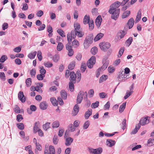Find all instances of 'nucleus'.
<instances>
[{"instance_id": "393cba45", "label": "nucleus", "mask_w": 154, "mask_h": 154, "mask_svg": "<svg viewBox=\"0 0 154 154\" xmlns=\"http://www.w3.org/2000/svg\"><path fill=\"white\" fill-rule=\"evenodd\" d=\"M60 95L62 98L64 100H65L67 97V93L64 90H62L61 91Z\"/></svg>"}, {"instance_id": "4be33fe9", "label": "nucleus", "mask_w": 154, "mask_h": 154, "mask_svg": "<svg viewBox=\"0 0 154 154\" xmlns=\"http://www.w3.org/2000/svg\"><path fill=\"white\" fill-rule=\"evenodd\" d=\"M134 20L133 18H131L128 21V25L129 26V29H131L133 26L134 24Z\"/></svg>"}, {"instance_id": "0eeeda50", "label": "nucleus", "mask_w": 154, "mask_h": 154, "mask_svg": "<svg viewBox=\"0 0 154 154\" xmlns=\"http://www.w3.org/2000/svg\"><path fill=\"white\" fill-rule=\"evenodd\" d=\"M84 33L82 32L71 31V36L73 39L75 38L76 36L79 37H82L84 35Z\"/></svg>"}, {"instance_id": "1a4fd4ad", "label": "nucleus", "mask_w": 154, "mask_h": 154, "mask_svg": "<svg viewBox=\"0 0 154 154\" xmlns=\"http://www.w3.org/2000/svg\"><path fill=\"white\" fill-rule=\"evenodd\" d=\"M89 152L93 154H100L102 152V149L101 148H99L96 149H94L91 148H89Z\"/></svg>"}, {"instance_id": "a18cd8bd", "label": "nucleus", "mask_w": 154, "mask_h": 154, "mask_svg": "<svg viewBox=\"0 0 154 154\" xmlns=\"http://www.w3.org/2000/svg\"><path fill=\"white\" fill-rule=\"evenodd\" d=\"M68 130L69 131L73 132L75 130V128L73 125L72 124H70L68 126Z\"/></svg>"}, {"instance_id": "7ed1b4c3", "label": "nucleus", "mask_w": 154, "mask_h": 154, "mask_svg": "<svg viewBox=\"0 0 154 154\" xmlns=\"http://www.w3.org/2000/svg\"><path fill=\"white\" fill-rule=\"evenodd\" d=\"M120 12V9L115 10L108 11L109 13L111 14V18L116 20L119 17Z\"/></svg>"}, {"instance_id": "c9c22d12", "label": "nucleus", "mask_w": 154, "mask_h": 154, "mask_svg": "<svg viewBox=\"0 0 154 154\" xmlns=\"http://www.w3.org/2000/svg\"><path fill=\"white\" fill-rule=\"evenodd\" d=\"M75 66V62L72 61L71 63L69 65L68 68L69 69L72 70L74 68Z\"/></svg>"}, {"instance_id": "cd10ccee", "label": "nucleus", "mask_w": 154, "mask_h": 154, "mask_svg": "<svg viewBox=\"0 0 154 154\" xmlns=\"http://www.w3.org/2000/svg\"><path fill=\"white\" fill-rule=\"evenodd\" d=\"M108 79V76L106 75H103L100 78L99 82L102 83L106 81Z\"/></svg>"}, {"instance_id": "9d476101", "label": "nucleus", "mask_w": 154, "mask_h": 154, "mask_svg": "<svg viewBox=\"0 0 154 154\" xmlns=\"http://www.w3.org/2000/svg\"><path fill=\"white\" fill-rule=\"evenodd\" d=\"M123 70L121 71L119 73L118 77V80L120 82L124 81L125 80L128 79L129 78L128 75L123 74Z\"/></svg>"}, {"instance_id": "338daca9", "label": "nucleus", "mask_w": 154, "mask_h": 154, "mask_svg": "<svg viewBox=\"0 0 154 154\" xmlns=\"http://www.w3.org/2000/svg\"><path fill=\"white\" fill-rule=\"evenodd\" d=\"M40 68V69L39 71L40 72L41 74H42L45 75L46 72V70L43 68V66H42Z\"/></svg>"}, {"instance_id": "6e6552de", "label": "nucleus", "mask_w": 154, "mask_h": 154, "mask_svg": "<svg viewBox=\"0 0 154 154\" xmlns=\"http://www.w3.org/2000/svg\"><path fill=\"white\" fill-rule=\"evenodd\" d=\"M121 3L119 1H116L113 3L111 4L110 6V8L109 10H115L118 9V8L120 5Z\"/></svg>"}, {"instance_id": "052dcab7", "label": "nucleus", "mask_w": 154, "mask_h": 154, "mask_svg": "<svg viewBox=\"0 0 154 154\" xmlns=\"http://www.w3.org/2000/svg\"><path fill=\"white\" fill-rule=\"evenodd\" d=\"M76 76L77 77H78L77 79H79V81L81 80V74L80 71L79 70L77 71L76 73Z\"/></svg>"}, {"instance_id": "c756f323", "label": "nucleus", "mask_w": 154, "mask_h": 154, "mask_svg": "<svg viewBox=\"0 0 154 154\" xmlns=\"http://www.w3.org/2000/svg\"><path fill=\"white\" fill-rule=\"evenodd\" d=\"M90 17L85 15L83 19V23L85 24L88 23L90 22Z\"/></svg>"}, {"instance_id": "09e8293b", "label": "nucleus", "mask_w": 154, "mask_h": 154, "mask_svg": "<svg viewBox=\"0 0 154 154\" xmlns=\"http://www.w3.org/2000/svg\"><path fill=\"white\" fill-rule=\"evenodd\" d=\"M0 78L1 79L2 81H5L6 80L5 76V74L3 72H0Z\"/></svg>"}, {"instance_id": "423d86ee", "label": "nucleus", "mask_w": 154, "mask_h": 154, "mask_svg": "<svg viewBox=\"0 0 154 154\" xmlns=\"http://www.w3.org/2000/svg\"><path fill=\"white\" fill-rule=\"evenodd\" d=\"M95 57L92 56L91 57L87 63V66L88 68L91 69L93 67L95 63Z\"/></svg>"}, {"instance_id": "f3484780", "label": "nucleus", "mask_w": 154, "mask_h": 154, "mask_svg": "<svg viewBox=\"0 0 154 154\" xmlns=\"http://www.w3.org/2000/svg\"><path fill=\"white\" fill-rule=\"evenodd\" d=\"M39 124L40 123L38 121L35 123L33 127V131L34 133H36L40 129L39 128Z\"/></svg>"}, {"instance_id": "680f3d73", "label": "nucleus", "mask_w": 154, "mask_h": 154, "mask_svg": "<svg viewBox=\"0 0 154 154\" xmlns=\"http://www.w3.org/2000/svg\"><path fill=\"white\" fill-rule=\"evenodd\" d=\"M133 39L131 37H129L128 39L126 40V42L127 44H128V46H129L130 45Z\"/></svg>"}, {"instance_id": "e433bc0d", "label": "nucleus", "mask_w": 154, "mask_h": 154, "mask_svg": "<svg viewBox=\"0 0 154 154\" xmlns=\"http://www.w3.org/2000/svg\"><path fill=\"white\" fill-rule=\"evenodd\" d=\"M133 91H129V90L127 91L126 95L124 96L125 99H126L128 98L133 93Z\"/></svg>"}, {"instance_id": "c85d7f7f", "label": "nucleus", "mask_w": 154, "mask_h": 154, "mask_svg": "<svg viewBox=\"0 0 154 154\" xmlns=\"http://www.w3.org/2000/svg\"><path fill=\"white\" fill-rule=\"evenodd\" d=\"M103 34L102 33H100L98 34L94 38L95 41H97L100 39L103 36Z\"/></svg>"}, {"instance_id": "473e14b6", "label": "nucleus", "mask_w": 154, "mask_h": 154, "mask_svg": "<svg viewBox=\"0 0 154 154\" xmlns=\"http://www.w3.org/2000/svg\"><path fill=\"white\" fill-rule=\"evenodd\" d=\"M126 105V102L123 103L119 107V112L121 113L125 109Z\"/></svg>"}, {"instance_id": "aec40b11", "label": "nucleus", "mask_w": 154, "mask_h": 154, "mask_svg": "<svg viewBox=\"0 0 154 154\" xmlns=\"http://www.w3.org/2000/svg\"><path fill=\"white\" fill-rule=\"evenodd\" d=\"M48 105L45 101H43L40 103L39 107L42 110H45L47 109Z\"/></svg>"}, {"instance_id": "37998d69", "label": "nucleus", "mask_w": 154, "mask_h": 154, "mask_svg": "<svg viewBox=\"0 0 154 154\" xmlns=\"http://www.w3.org/2000/svg\"><path fill=\"white\" fill-rule=\"evenodd\" d=\"M8 59V57L6 55H2L0 59V62L3 63Z\"/></svg>"}, {"instance_id": "f03ea898", "label": "nucleus", "mask_w": 154, "mask_h": 154, "mask_svg": "<svg viewBox=\"0 0 154 154\" xmlns=\"http://www.w3.org/2000/svg\"><path fill=\"white\" fill-rule=\"evenodd\" d=\"M93 38V35L92 34H90L86 37L83 43L85 48L87 49L92 44Z\"/></svg>"}, {"instance_id": "e2e57ef3", "label": "nucleus", "mask_w": 154, "mask_h": 154, "mask_svg": "<svg viewBox=\"0 0 154 154\" xmlns=\"http://www.w3.org/2000/svg\"><path fill=\"white\" fill-rule=\"evenodd\" d=\"M44 65L48 67H51L53 66L52 64L49 62H46L44 63Z\"/></svg>"}, {"instance_id": "69168bd1", "label": "nucleus", "mask_w": 154, "mask_h": 154, "mask_svg": "<svg viewBox=\"0 0 154 154\" xmlns=\"http://www.w3.org/2000/svg\"><path fill=\"white\" fill-rule=\"evenodd\" d=\"M115 69V67L112 66H109L108 69V72L109 73H112L114 71Z\"/></svg>"}, {"instance_id": "c03bdc74", "label": "nucleus", "mask_w": 154, "mask_h": 154, "mask_svg": "<svg viewBox=\"0 0 154 154\" xmlns=\"http://www.w3.org/2000/svg\"><path fill=\"white\" fill-rule=\"evenodd\" d=\"M17 126L18 129L23 130L24 128V126L23 123H21L17 124Z\"/></svg>"}, {"instance_id": "39448f33", "label": "nucleus", "mask_w": 154, "mask_h": 154, "mask_svg": "<svg viewBox=\"0 0 154 154\" xmlns=\"http://www.w3.org/2000/svg\"><path fill=\"white\" fill-rule=\"evenodd\" d=\"M100 49L103 51H106L110 47V45L108 42H102L99 44Z\"/></svg>"}, {"instance_id": "603ef678", "label": "nucleus", "mask_w": 154, "mask_h": 154, "mask_svg": "<svg viewBox=\"0 0 154 154\" xmlns=\"http://www.w3.org/2000/svg\"><path fill=\"white\" fill-rule=\"evenodd\" d=\"M45 75L42 74H38L37 75V79L39 80H42L43 79Z\"/></svg>"}, {"instance_id": "4468645a", "label": "nucleus", "mask_w": 154, "mask_h": 154, "mask_svg": "<svg viewBox=\"0 0 154 154\" xmlns=\"http://www.w3.org/2000/svg\"><path fill=\"white\" fill-rule=\"evenodd\" d=\"M79 110V107L77 104H76L74 106L73 110L72 112V115L73 116H76L78 113Z\"/></svg>"}, {"instance_id": "f8f14e48", "label": "nucleus", "mask_w": 154, "mask_h": 154, "mask_svg": "<svg viewBox=\"0 0 154 154\" xmlns=\"http://www.w3.org/2000/svg\"><path fill=\"white\" fill-rule=\"evenodd\" d=\"M148 117H147L146 118H142L140 121L139 124L140 125H144L146 124H148L149 122V121L148 120Z\"/></svg>"}, {"instance_id": "13d9d810", "label": "nucleus", "mask_w": 154, "mask_h": 154, "mask_svg": "<svg viewBox=\"0 0 154 154\" xmlns=\"http://www.w3.org/2000/svg\"><path fill=\"white\" fill-rule=\"evenodd\" d=\"M37 56L39 61H41L42 58V52L40 51H38Z\"/></svg>"}, {"instance_id": "7c9ffc66", "label": "nucleus", "mask_w": 154, "mask_h": 154, "mask_svg": "<svg viewBox=\"0 0 154 154\" xmlns=\"http://www.w3.org/2000/svg\"><path fill=\"white\" fill-rule=\"evenodd\" d=\"M74 28L75 30H72V31H78L80 28V25L78 23H75L74 24Z\"/></svg>"}, {"instance_id": "dca6fc26", "label": "nucleus", "mask_w": 154, "mask_h": 154, "mask_svg": "<svg viewBox=\"0 0 154 154\" xmlns=\"http://www.w3.org/2000/svg\"><path fill=\"white\" fill-rule=\"evenodd\" d=\"M73 139L71 137H68L65 139V144L66 146H70L73 141Z\"/></svg>"}, {"instance_id": "ea45409f", "label": "nucleus", "mask_w": 154, "mask_h": 154, "mask_svg": "<svg viewBox=\"0 0 154 154\" xmlns=\"http://www.w3.org/2000/svg\"><path fill=\"white\" fill-rule=\"evenodd\" d=\"M98 49L96 47H94L91 49V53L93 55H95L97 52Z\"/></svg>"}, {"instance_id": "a19ab883", "label": "nucleus", "mask_w": 154, "mask_h": 154, "mask_svg": "<svg viewBox=\"0 0 154 154\" xmlns=\"http://www.w3.org/2000/svg\"><path fill=\"white\" fill-rule=\"evenodd\" d=\"M50 123L47 122L45 124L43 125V127L45 131H47L48 129L50 128Z\"/></svg>"}, {"instance_id": "3c124183", "label": "nucleus", "mask_w": 154, "mask_h": 154, "mask_svg": "<svg viewBox=\"0 0 154 154\" xmlns=\"http://www.w3.org/2000/svg\"><path fill=\"white\" fill-rule=\"evenodd\" d=\"M99 104V102L96 101L95 103H93L91 104V107L92 108H95L98 107Z\"/></svg>"}, {"instance_id": "5701e85b", "label": "nucleus", "mask_w": 154, "mask_h": 154, "mask_svg": "<svg viewBox=\"0 0 154 154\" xmlns=\"http://www.w3.org/2000/svg\"><path fill=\"white\" fill-rule=\"evenodd\" d=\"M141 10L140 9L137 12V15L136 17V18L135 20V22L136 23H137L139 22L141 18Z\"/></svg>"}, {"instance_id": "58836bf2", "label": "nucleus", "mask_w": 154, "mask_h": 154, "mask_svg": "<svg viewBox=\"0 0 154 154\" xmlns=\"http://www.w3.org/2000/svg\"><path fill=\"white\" fill-rule=\"evenodd\" d=\"M36 53L37 52L36 51L32 52L29 54L28 57L30 59H33L34 58Z\"/></svg>"}, {"instance_id": "b1692460", "label": "nucleus", "mask_w": 154, "mask_h": 154, "mask_svg": "<svg viewBox=\"0 0 154 154\" xmlns=\"http://www.w3.org/2000/svg\"><path fill=\"white\" fill-rule=\"evenodd\" d=\"M140 127V125L138 124L136 125L135 128L131 132V134H135L138 131V130Z\"/></svg>"}, {"instance_id": "2eb2a0df", "label": "nucleus", "mask_w": 154, "mask_h": 154, "mask_svg": "<svg viewBox=\"0 0 154 154\" xmlns=\"http://www.w3.org/2000/svg\"><path fill=\"white\" fill-rule=\"evenodd\" d=\"M126 34V32L121 30H119L117 33L118 37L119 38L122 39L124 37Z\"/></svg>"}, {"instance_id": "a878e982", "label": "nucleus", "mask_w": 154, "mask_h": 154, "mask_svg": "<svg viewBox=\"0 0 154 154\" xmlns=\"http://www.w3.org/2000/svg\"><path fill=\"white\" fill-rule=\"evenodd\" d=\"M92 110L91 109H88L85 114V118L86 119H88L89 117L92 115Z\"/></svg>"}, {"instance_id": "0e129e2a", "label": "nucleus", "mask_w": 154, "mask_h": 154, "mask_svg": "<svg viewBox=\"0 0 154 154\" xmlns=\"http://www.w3.org/2000/svg\"><path fill=\"white\" fill-rule=\"evenodd\" d=\"M23 119V118L22 115L18 114L17 116V120L18 122H20Z\"/></svg>"}, {"instance_id": "412c9836", "label": "nucleus", "mask_w": 154, "mask_h": 154, "mask_svg": "<svg viewBox=\"0 0 154 154\" xmlns=\"http://www.w3.org/2000/svg\"><path fill=\"white\" fill-rule=\"evenodd\" d=\"M70 77L69 79L70 81L73 82L75 81V78L76 77V75L75 74L74 72H70Z\"/></svg>"}, {"instance_id": "ddd939ff", "label": "nucleus", "mask_w": 154, "mask_h": 154, "mask_svg": "<svg viewBox=\"0 0 154 154\" xmlns=\"http://www.w3.org/2000/svg\"><path fill=\"white\" fill-rule=\"evenodd\" d=\"M18 98L22 103L25 102L26 101V98L25 97L23 92L20 91L18 94Z\"/></svg>"}, {"instance_id": "774afa93", "label": "nucleus", "mask_w": 154, "mask_h": 154, "mask_svg": "<svg viewBox=\"0 0 154 154\" xmlns=\"http://www.w3.org/2000/svg\"><path fill=\"white\" fill-rule=\"evenodd\" d=\"M30 73L32 77H34L36 73V70L35 69H32L31 70Z\"/></svg>"}, {"instance_id": "f257e3e1", "label": "nucleus", "mask_w": 154, "mask_h": 154, "mask_svg": "<svg viewBox=\"0 0 154 154\" xmlns=\"http://www.w3.org/2000/svg\"><path fill=\"white\" fill-rule=\"evenodd\" d=\"M86 100L87 99V93L86 91H80L78 93L76 99V103L77 104L80 103L83 99Z\"/></svg>"}, {"instance_id": "79ce46f5", "label": "nucleus", "mask_w": 154, "mask_h": 154, "mask_svg": "<svg viewBox=\"0 0 154 154\" xmlns=\"http://www.w3.org/2000/svg\"><path fill=\"white\" fill-rule=\"evenodd\" d=\"M71 36V32L70 34L69 33H68L67 34V38L68 42V43H69V45L71 44V42H72V39H73V38H72Z\"/></svg>"}, {"instance_id": "8fccbe9b", "label": "nucleus", "mask_w": 154, "mask_h": 154, "mask_svg": "<svg viewBox=\"0 0 154 154\" xmlns=\"http://www.w3.org/2000/svg\"><path fill=\"white\" fill-rule=\"evenodd\" d=\"M147 143L149 144V146L154 145V139H149L147 141Z\"/></svg>"}, {"instance_id": "2f4dec72", "label": "nucleus", "mask_w": 154, "mask_h": 154, "mask_svg": "<svg viewBox=\"0 0 154 154\" xmlns=\"http://www.w3.org/2000/svg\"><path fill=\"white\" fill-rule=\"evenodd\" d=\"M75 83V82L70 81L69 83V88L70 91L72 92L73 91L74 89V83Z\"/></svg>"}, {"instance_id": "72a5a7b5", "label": "nucleus", "mask_w": 154, "mask_h": 154, "mask_svg": "<svg viewBox=\"0 0 154 154\" xmlns=\"http://www.w3.org/2000/svg\"><path fill=\"white\" fill-rule=\"evenodd\" d=\"M63 47V44L61 42H59L57 46V50L58 51H61Z\"/></svg>"}, {"instance_id": "5fc2aeb1", "label": "nucleus", "mask_w": 154, "mask_h": 154, "mask_svg": "<svg viewBox=\"0 0 154 154\" xmlns=\"http://www.w3.org/2000/svg\"><path fill=\"white\" fill-rule=\"evenodd\" d=\"M59 126V123L58 121H55L52 124V128H57Z\"/></svg>"}, {"instance_id": "de8ad7c7", "label": "nucleus", "mask_w": 154, "mask_h": 154, "mask_svg": "<svg viewBox=\"0 0 154 154\" xmlns=\"http://www.w3.org/2000/svg\"><path fill=\"white\" fill-rule=\"evenodd\" d=\"M90 125V122L89 121H86L83 126V128L84 129H87L88 126H89Z\"/></svg>"}, {"instance_id": "4c0bfd02", "label": "nucleus", "mask_w": 154, "mask_h": 154, "mask_svg": "<svg viewBox=\"0 0 154 154\" xmlns=\"http://www.w3.org/2000/svg\"><path fill=\"white\" fill-rule=\"evenodd\" d=\"M50 101L54 106H57L58 104L57 101L54 97L51 98H50Z\"/></svg>"}, {"instance_id": "bb28decb", "label": "nucleus", "mask_w": 154, "mask_h": 154, "mask_svg": "<svg viewBox=\"0 0 154 154\" xmlns=\"http://www.w3.org/2000/svg\"><path fill=\"white\" fill-rule=\"evenodd\" d=\"M131 11H125L122 15V18L123 19L125 18L128 16L130 14Z\"/></svg>"}, {"instance_id": "864d4df0", "label": "nucleus", "mask_w": 154, "mask_h": 154, "mask_svg": "<svg viewBox=\"0 0 154 154\" xmlns=\"http://www.w3.org/2000/svg\"><path fill=\"white\" fill-rule=\"evenodd\" d=\"M124 49L125 48L124 47H122L120 49L118 55V57H120L122 55L124 51Z\"/></svg>"}, {"instance_id": "a211bd4d", "label": "nucleus", "mask_w": 154, "mask_h": 154, "mask_svg": "<svg viewBox=\"0 0 154 154\" xmlns=\"http://www.w3.org/2000/svg\"><path fill=\"white\" fill-rule=\"evenodd\" d=\"M106 145L109 147H111L114 146L116 142L115 141L110 139H107L106 141Z\"/></svg>"}, {"instance_id": "6e6d98bb", "label": "nucleus", "mask_w": 154, "mask_h": 154, "mask_svg": "<svg viewBox=\"0 0 154 154\" xmlns=\"http://www.w3.org/2000/svg\"><path fill=\"white\" fill-rule=\"evenodd\" d=\"M14 112L17 113H19L20 112V109L19 106L17 105H16L14 109Z\"/></svg>"}, {"instance_id": "6ab92c4d", "label": "nucleus", "mask_w": 154, "mask_h": 154, "mask_svg": "<svg viewBox=\"0 0 154 154\" xmlns=\"http://www.w3.org/2000/svg\"><path fill=\"white\" fill-rule=\"evenodd\" d=\"M102 18L100 15L98 16L96 19L95 23L98 27H100L102 21Z\"/></svg>"}, {"instance_id": "bf43d9fd", "label": "nucleus", "mask_w": 154, "mask_h": 154, "mask_svg": "<svg viewBox=\"0 0 154 154\" xmlns=\"http://www.w3.org/2000/svg\"><path fill=\"white\" fill-rule=\"evenodd\" d=\"M89 26V28L90 29L92 30L94 27V22L93 21L90 20L88 23Z\"/></svg>"}, {"instance_id": "49530a36", "label": "nucleus", "mask_w": 154, "mask_h": 154, "mask_svg": "<svg viewBox=\"0 0 154 154\" xmlns=\"http://www.w3.org/2000/svg\"><path fill=\"white\" fill-rule=\"evenodd\" d=\"M31 83L32 81L31 78H29L26 79V83L27 87H29L31 85Z\"/></svg>"}, {"instance_id": "4d7b16f0", "label": "nucleus", "mask_w": 154, "mask_h": 154, "mask_svg": "<svg viewBox=\"0 0 154 154\" xmlns=\"http://www.w3.org/2000/svg\"><path fill=\"white\" fill-rule=\"evenodd\" d=\"M57 32L62 37H65V35H64V32L61 29H58L57 30Z\"/></svg>"}, {"instance_id": "f704fd0d", "label": "nucleus", "mask_w": 154, "mask_h": 154, "mask_svg": "<svg viewBox=\"0 0 154 154\" xmlns=\"http://www.w3.org/2000/svg\"><path fill=\"white\" fill-rule=\"evenodd\" d=\"M86 69V64L85 63H82L81 65V70L82 72H84Z\"/></svg>"}, {"instance_id": "20e7f679", "label": "nucleus", "mask_w": 154, "mask_h": 154, "mask_svg": "<svg viewBox=\"0 0 154 154\" xmlns=\"http://www.w3.org/2000/svg\"><path fill=\"white\" fill-rule=\"evenodd\" d=\"M44 154H55V151L54 146L51 145L49 147H46L44 151Z\"/></svg>"}, {"instance_id": "9b49d317", "label": "nucleus", "mask_w": 154, "mask_h": 154, "mask_svg": "<svg viewBox=\"0 0 154 154\" xmlns=\"http://www.w3.org/2000/svg\"><path fill=\"white\" fill-rule=\"evenodd\" d=\"M102 62L103 64V65L99 69H100L101 71H103L107 67L109 62V60H107V59L104 58Z\"/></svg>"}]
</instances>
